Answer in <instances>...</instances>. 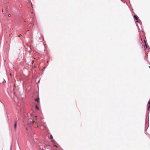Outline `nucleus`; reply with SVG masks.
<instances>
[{
	"instance_id": "obj_7",
	"label": "nucleus",
	"mask_w": 150,
	"mask_h": 150,
	"mask_svg": "<svg viewBox=\"0 0 150 150\" xmlns=\"http://www.w3.org/2000/svg\"><path fill=\"white\" fill-rule=\"evenodd\" d=\"M146 113L147 114H148V115L147 116H146V117H149V115H148V114H149V111H147V112H146Z\"/></svg>"
},
{
	"instance_id": "obj_6",
	"label": "nucleus",
	"mask_w": 150,
	"mask_h": 150,
	"mask_svg": "<svg viewBox=\"0 0 150 150\" xmlns=\"http://www.w3.org/2000/svg\"><path fill=\"white\" fill-rule=\"evenodd\" d=\"M147 110H150V105H149L148 108H147Z\"/></svg>"
},
{
	"instance_id": "obj_15",
	"label": "nucleus",
	"mask_w": 150,
	"mask_h": 150,
	"mask_svg": "<svg viewBox=\"0 0 150 150\" xmlns=\"http://www.w3.org/2000/svg\"><path fill=\"white\" fill-rule=\"evenodd\" d=\"M11 150V147L10 148V150Z\"/></svg>"
},
{
	"instance_id": "obj_13",
	"label": "nucleus",
	"mask_w": 150,
	"mask_h": 150,
	"mask_svg": "<svg viewBox=\"0 0 150 150\" xmlns=\"http://www.w3.org/2000/svg\"><path fill=\"white\" fill-rule=\"evenodd\" d=\"M21 36H22V35H21V34H19V35H18V37H21Z\"/></svg>"
},
{
	"instance_id": "obj_16",
	"label": "nucleus",
	"mask_w": 150,
	"mask_h": 150,
	"mask_svg": "<svg viewBox=\"0 0 150 150\" xmlns=\"http://www.w3.org/2000/svg\"><path fill=\"white\" fill-rule=\"evenodd\" d=\"M147 54H148V53H146V55H147Z\"/></svg>"
},
{
	"instance_id": "obj_9",
	"label": "nucleus",
	"mask_w": 150,
	"mask_h": 150,
	"mask_svg": "<svg viewBox=\"0 0 150 150\" xmlns=\"http://www.w3.org/2000/svg\"><path fill=\"white\" fill-rule=\"evenodd\" d=\"M144 42L145 43V46H146V49L147 48V45H146V42L145 41H144Z\"/></svg>"
},
{
	"instance_id": "obj_8",
	"label": "nucleus",
	"mask_w": 150,
	"mask_h": 150,
	"mask_svg": "<svg viewBox=\"0 0 150 150\" xmlns=\"http://www.w3.org/2000/svg\"><path fill=\"white\" fill-rule=\"evenodd\" d=\"M32 120V122H33V123H37L36 122H35L33 120Z\"/></svg>"
},
{
	"instance_id": "obj_19",
	"label": "nucleus",
	"mask_w": 150,
	"mask_h": 150,
	"mask_svg": "<svg viewBox=\"0 0 150 150\" xmlns=\"http://www.w3.org/2000/svg\"><path fill=\"white\" fill-rule=\"evenodd\" d=\"M19 103H18V106H19Z\"/></svg>"
},
{
	"instance_id": "obj_5",
	"label": "nucleus",
	"mask_w": 150,
	"mask_h": 150,
	"mask_svg": "<svg viewBox=\"0 0 150 150\" xmlns=\"http://www.w3.org/2000/svg\"><path fill=\"white\" fill-rule=\"evenodd\" d=\"M17 120H19V119H18L17 118H16V119H15V123H16H16H17Z\"/></svg>"
},
{
	"instance_id": "obj_4",
	"label": "nucleus",
	"mask_w": 150,
	"mask_h": 150,
	"mask_svg": "<svg viewBox=\"0 0 150 150\" xmlns=\"http://www.w3.org/2000/svg\"><path fill=\"white\" fill-rule=\"evenodd\" d=\"M50 138L51 139H52L53 138V136L51 134L50 136Z\"/></svg>"
},
{
	"instance_id": "obj_17",
	"label": "nucleus",
	"mask_w": 150,
	"mask_h": 150,
	"mask_svg": "<svg viewBox=\"0 0 150 150\" xmlns=\"http://www.w3.org/2000/svg\"><path fill=\"white\" fill-rule=\"evenodd\" d=\"M33 62H34V61H32V64H33Z\"/></svg>"
},
{
	"instance_id": "obj_14",
	"label": "nucleus",
	"mask_w": 150,
	"mask_h": 150,
	"mask_svg": "<svg viewBox=\"0 0 150 150\" xmlns=\"http://www.w3.org/2000/svg\"><path fill=\"white\" fill-rule=\"evenodd\" d=\"M3 82L5 83V82H6V81L5 80H4V81H3Z\"/></svg>"
},
{
	"instance_id": "obj_10",
	"label": "nucleus",
	"mask_w": 150,
	"mask_h": 150,
	"mask_svg": "<svg viewBox=\"0 0 150 150\" xmlns=\"http://www.w3.org/2000/svg\"><path fill=\"white\" fill-rule=\"evenodd\" d=\"M35 108L36 109H38L39 108L37 106H35Z\"/></svg>"
},
{
	"instance_id": "obj_12",
	"label": "nucleus",
	"mask_w": 150,
	"mask_h": 150,
	"mask_svg": "<svg viewBox=\"0 0 150 150\" xmlns=\"http://www.w3.org/2000/svg\"><path fill=\"white\" fill-rule=\"evenodd\" d=\"M8 16V17H10L11 16V15L10 14H9Z\"/></svg>"
},
{
	"instance_id": "obj_3",
	"label": "nucleus",
	"mask_w": 150,
	"mask_h": 150,
	"mask_svg": "<svg viewBox=\"0 0 150 150\" xmlns=\"http://www.w3.org/2000/svg\"><path fill=\"white\" fill-rule=\"evenodd\" d=\"M39 100L40 98H39L38 97V98L35 99V100L38 102L39 103Z\"/></svg>"
},
{
	"instance_id": "obj_21",
	"label": "nucleus",
	"mask_w": 150,
	"mask_h": 150,
	"mask_svg": "<svg viewBox=\"0 0 150 150\" xmlns=\"http://www.w3.org/2000/svg\"><path fill=\"white\" fill-rule=\"evenodd\" d=\"M54 146H55V147H56V146H55V145H54Z\"/></svg>"
},
{
	"instance_id": "obj_2",
	"label": "nucleus",
	"mask_w": 150,
	"mask_h": 150,
	"mask_svg": "<svg viewBox=\"0 0 150 150\" xmlns=\"http://www.w3.org/2000/svg\"><path fill=\"white\" fill-rule=\"evenodd\" d=\"M134 18H135L136 20H138V18L137 17V16L136 15H134Z\"/></svg>"
},
{
	"instance_id": "obj_20",
	"label": "nucleus",
	"mask_w": 150,
	"mask_h": 150,
	"mask_svg": "<svg viewBox=\"0 0 150 150\" xmlns=\"http://www.w3.org/2000/svg\"><path fill=\"white\" fill-rule=\"evenodd\" d=\"M44 69H45V67H44Z\"/></svg>"
},
{
	"instance_id": "obj_22",
	"label": "nucleus",
	"mask_w": 150,
	"mask_h": 150,
	"mask_svg": "<svg viewBox=\"0 0 150 150\" xmlns=\"http://www.w3.org/2000/svg\"><path fill=\"white\" fill-rule=\"evenodd\" d=\"M149 68H150V66H149Z\"/></svg>"
},
{
	"instance_id": "obj_1",
	"label": "nucleus",
	"mask_w": 150,
	"mask_h": 150,
	"mask_svg": "<svg viewBox=\"0 0 150 150\" xmlns=\"http://www.w3.org/2000/svg\"><path fill=\"white\" fill-rule=\"evenodd\" d=\"M17 127V123L16 122V123H15L14 124V130L15 131H16V128Z\"/></svg>"
},
{
	"instance_id": "obj_18",
	"label": "nucleus",
	"mask_w": 150,
	"mask_h": 150,
	"mask_svg": "<svg viewBox=\"0 0 150 150\" xmlns=\"http://www.w3.org/2000/svg\"><path fill=\"white\" fill-rule=\"evenodd\" d=\"M35 118L37 117V116H35Z\"/></svg>"
},
{
	"instance_id": "obj_11",
	"label": "nucleus",
	"mask_w": 150,
	"mask_h": 150,
	"mask_svg": "<svg viewBox=\"0 0 150 150\" xmlns=\"http://www.w3.org/2000/svg\"><path fill=\"white\" fill-rule=\"evenodd\" d=\"M148 104H149V105H150V100H149L148 102Z\"/></svg>"
}]
</instances>
